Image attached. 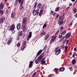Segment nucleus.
I'll list each match as a JSON object with an SVG mask.
<instances>
[{"label": "nucleus", "mask_w": 77, "mask_h": 77, "mask_svg": "<svg viewBox=\"0 0 77 77\" xmlns=\"http://www.w3.org/2000/svg\"><path fill=\"white\" fill-rule=\"evenodd\" d=\"M47 47V46L46 45L45 46V47L43 49V50L40 49L39 50V51L37 53L36 56L35 57V58H36L37 57V56H39L40 54H41V53L42 52V51H45V49H46V48Z\"/></svg>", "instance_id": "1"}, {"label": "nucleus", "mask_w": 77, "mask_h": 77, "mask_svg": "<svg viewBox=\"0 0 77 77\" xmlns=\"http://www.w3.org/2000/svg\"><path fill=\"white\" fill-rule=\"evenodd\" d=\"M43 56L42 55H40L39 57L37 58V60H35V63L38 64V63L42 59Z\"/></svg>", "instance_id": "2"}, {"label": "nucleus", "mask_w": 77, "mask_h": 77, "mask_svg": "<svg viewBox=\"0 0 77 77\" xmlns=\"http://www.w3.org/2000/svg\"><path fill=\"white\" fill-rule=\"evenodd\" d=\"M33 15L35 16V15H38V14H39V11L38 12V10L37 9V10H34L33 11Z\"/></svg>", "instance_id": "3"}, {"label": "nucleus", "mask_w": 77, "mask_h": 77, "mask_svg": "<svg viewBox=\"0 0 77 77\" xmlns=\"http://www.w3.org/2000/svg\"><path fill=\"white\" fill-rule=\"evenodd\" d=\"M5 20V17H2L0 18V24H2Z\"/></svg>", "instance_id": "4"}, {"label": "nucleus", "mask_w": 77, "mask_h": 77, "mask_svg": "<svg viewBox=\"0 0 77 77\" xmlns=\"http://www.w3.org/2000/svg\"><path fill=\"white\" fill-rule=\"evenodd\" d=\"M15 24H13L11 25L10 27V30L11 31H14L15 29Z\"/></svg>", "instance_id": "5"}, {"label": "nucleus", "mask_w": 77, "mask_h": 77, "mask_svg": "<svg viewBox=\"0 0 77 77\" xmlns=\"http://www.w3.org/2000/svg\"><path fill=\"white\" fill-rule=\"evenodd\" d=\"M21 29H23V32L26 31V24H24V25H23Z\"/></svg>", "instance_id": "6"}, {"label": "nucleus", "mask_w": 77, "mask_h": 77, "mask_svg": "<svg viewBox=\"0 0 77 77\" xmlns=\"http://www.w3.org/2000/svg\"><path fill=\"white\" fill-rule=\"evenodd\" d=\"M42 6V4L41 3H40L37 6V11H38H38H39V9H41V6Z\"/></svg>", "instance_id": "7"}, {"label": "nucleus", "mask_w": 77, "mask_h": 77, "mask_svg": "<svg viewBox=\"0 0 77 77\" xmlns=\"http://www.w3.org/2000/svg\"><path fill=\"white\" fill-rule=\"evenodd\" d=\"M71 32H68L67 34H66L65 35L66 39H67V38H68L70 36H71Z\"/></svg>", "instance_id": "8"}, {"label": "nucleus", "mask_w": 77, "mask_h": 77, "mask_svg": "<svg viewBox=\"0 0 77 77\" xmlns=\"http://www.w3.org/2000/svg\"><path fill=\"white\" fill-rule=\"evenodd\" d=\"M61 50L60 49H59L58 50L55 51V54L56 55H58L60 53V51Z\"/></svg>", "instance_id": "9"}, {"label": "nucleus", "mask_w": 77, "mask_h": 77, "mask_svg": "<svg viewBox=\"0 0 77 77\" xmlns=\"http://www.w3.org/2000/svg\"><path fill=\"white\" fill-rule=\"evenodd\" d=\"M24 1V0H16V2L18 3V2L19 3H21L20 6H22L23 5V2Z\"/></svg>", "instance_id": "10"}, {"label": "nucleus", "mask_w": 77, "mask_h": 77, "mask_svg": "<svg viewBox=\"0 0 77 77\" xmlns=\"http://www.w3.org/2000/svg\"><path fill=\"white\" fill-rule=\"evenodd\" d=\"M23 35V33H22V31H21L19 32V35H18L17 37H18V39H19L20 38V36H22Z\"/></svg>", "instance_id": "11"}, {"label": "nucleus", "mask_w": 77, "mask_h": 77, "mask_svg": "<svg viewBox=\"0 0 77 77\" xmlns=\"http://www.w3.org/2000/svg\"><path fill=\"white\" fill-rule=\"evenodd\" d=\"M33 61H30L29 63V68H32V66H33Z\"/></svg>", "instance_id": "12"}, {"label": "nucleus", "mask_w": 77, "mask_h": 77, "mask_svg": "<svg viewBox=\"0 0 77 77\" xmlns=\"http://www.w3.org/2000/svg\"><path fill=\"white\" fill-rule=\"evenodd\" d=\"M4 6H3V2H2L0 4V11L1 9H3Z\"/></svg>", "instance_id": "13"}, {"label": "nucleus", "mask_w": 77, "mask_h": 77, "mask_svg": "<svg viewBox=\"0 0 77 77\" xmlns=\"http://www.w3.org/2000/svg\"><path fill=\"white\" fill-rule=\"evenodd\" d=\"M21 26V24L19 23L17 25V30H19L20 29V26Z\"/></svg>", "instance_id": "14"}, {"label": "nucleus", "mask_w": 77, "mask_h": 77, "mask_svg": "<svg viewBox=\"0 0 77 77\" xmlns=\"http://www.w3.org/2000/svg\"><path fill=\"white\" fill-rule=\"evenodd\" d=\"M60 71L59 72L61 71L62 72L63 71L65 70V68L64 67H61L59 68Z\"/></svg>", "instance_id": "15"}, {"label": "nucleus", "mask_w": 77, "mask_h": 77, "mask_svg": "<svg viewBox=\"0 0 77 77\" xmlns=\"http://www.w3.org/2000/svg\"><path fill=\"white\" fill-rule=\"evenodd\" d=\"M26 18L24 17L23 19V24L24 25V24L26 23Z\"/></svg>", "instance_id": "16"}, {"label": "nucleus", "mask_w": 77, "mask_h": 77, "mask_svg": "<svg viewBox=\"0 0 77 77\" xmlns=\"http://www.w3.org/2000/svg\"><path fill=\"white\" fill-rule=\"evenodd\" d=\"M37 4H38V2H35V3L34 4V8H33V9H36V5H37Z\"/></svg>", "instance_id": "17"}, {"label": "nucleus", "mask_w": 77, "mask_h": 77, "mask_svg": "<svg viewBox=\"0 0 77 77\" xmlns=\"http://www.w3.org/2000/svg\"><path fill=\"white\" fill-rule=\"evenodd\" d=\"M72 64H73V65H74L75 63H76V60H75V59H73L72 60Z\"/></svg>", "instance_id": "18"}, {"label": "nucleus", "mask_w": 77, "mask_h": 77, "mask_svg": "<svg viewBox=\"0 0 77 77\" xmlns=\"http://www.w3.org/2000/svg\"><path fill=\"white\" fill-rule=\"evenodd\" d=\"M15 13L13 12L11 14V17L12 18H14V17H15Z\"/></svg>", "instance_id": "19"}, {"label": "nucleus", "mask_w": 77, "mask_h": 77, "mask_svg": "<svg viewBox=\"0 0 77 77\" xmlns=\"http://www.w3.org/2000/svg\"><path fill=\"white\" fill-rule=\"evenodd\" d=\"M45 35V32L44 31L43 32L40 34L41 36H44V35Z\"/></svg>", "instance_id": "20"}, {"label": "nucleus", "mask_w": 77, "mask_h": 77, "mask_svg": "<svg viewBox=\"0 0 77 77\" xmlns=\"http://www.w3.org/2000/svg\"><path fill=\"white\" fill-rule=\"evenodd\" d=\"M55 40H56L55 39H54V38H52L51 39V41H50L51 43H53V42H54V41H55Z\"/></svg>", "instance_id": "21"}, {"label": "nucleus", "mask_w": 77, "mask_h": 77, "mask_svg": "<svg viewBox=\"0 0 77 77\" xmlns=\"http://www.w3.org/2000/svg\"><path fill=\"white\" fill-rule=\"evenodd\" d=\"M59 69L57 68H55L54 69V71L55 72H57L59 71Z\"/></svg>", "instance_id": "22"}, {"label": "nucleus", "mask_w": 77, "mask_h": 77, "mask_svg": "<svg viewBox=\"0 0 77 77\" xmlns=\"http://www.w3.org/2000/svg\"><path fill=\"white\" fill-rule=\"evenodd\" d=\"M66 31H64L61 33V35H64L65 34H66Z\"/></svg>", "instance_id": "23"}, {"label": "nucleus", "mask_w": 77, "mask_h": 77, "mask_svg": "<svg viewBox=\"0 0 77 77\" xmlns=\"http://www.w3.org/2000/svg\"><path fill=\"white\" fill-rule=\"evenodd\" d=\"M45 62H46V61H45V60H42L41 61V63L42 65H44V64Z\"/></svg>", "instance_id": "24"}, {"label": "nucleus", "mask_w": 77, "mask_h": 77, "mask_svg": "<svg viewBox=\"0 0 77 77\" xmlns=\"http://www.w3.org/2000/svg\"><path fill=\"white\" fill-rule=\"evenodd\" d=\"M59 8H60L59 7H57L55 9V12H57V11L59 10Z\"/></svg>", "instance_id": "25"}, {"label": "nucleus", "mask_w": 77, "mask_h": 77, "mask_svg": "<svg viewBox=\"0 0 77 77\" xmlns=\"http://www.w3.org/2000/svg\"><path fill=\"white\" fill-rule=\"evenodd\" d=\"M32 32H30L29 35V38H30L32 37Z\"/></svg>", "instance_id": "26"}, {"label": "nucleus", "mask_w": 77, "mask_h": 77, "mask_svg": "<svg viewBox=\"0 0 77 77\" xmlns=\"http://www.w3.org/2000/svg\"><path fill=\"white\" fill-rule=\"evenodd\" d=\"M48 37H49V35H46V37H45V38H44L45 40H47V39L48 38Z\"/></svg>", "instance_id": "27"}, {"label": "nucleus", "mask_w": 77, "mask_h": 77, "mask_svg": "<svg viewBox=\"0 0 77 77\" xmlns=\"http://www.w3.org/2000/svg\"><path fill=\"white\" fill-rule=\"evenodd\" d=\"M73 11L74 12V14H75L76 12H77V9L76 8H74L73 9Z\"/></svg>", "instance_id": "28"}, {"label": "nucleus", "mask_w": 77, "mask_h": 77, "mask_svg": "<svg viewBox=\"0 0 77 77\" xmlns=\"http://www.w3.org/2000/svg\"><path fill=\"white\" fill-rule=\"evenodd\" d=\"M19 8L20 9V11H22V10L23 9V6H20V7Z\"/></svg>", "instance_id": "29"}, {"label": "nucleus", "mask_w": 77, "mask_h": 77, "mask_svg": "<svg viewBox=\"0 0 77 77\" xmlns=\"http://www.w3.org/2000/svg\"><path fill=\"white\" fill-rule=\"evenodd\" d=\"M47 26V24H44L43 26V29H44V28H45Z\"/></svg>", "instance_id": "30"}, {"label": "nucleus", "mask_w": 77, "mask_h": 77, "mask_svg": "<svg viewBox=\"0 0 77 77\" xmlns=\"http://www.w3.org/2000/svg\"><path fill=\"white\" fill-rule=\"evenodd\" d=\"M72 22H71L68 24L69 26H70L72 25Z\"/></svg>", "instance_id": "31"}, {"label": "nucleus", "mask_w": 77, "mask_h": 77, "mask_svg": "<svg viewBox=\"0 0 77 77\" xmlns=\"http://www.w3.org/2000/svg\"><path fill=\"white\" fill-rule=\"evenodd\" d=\"M26 45V41H24L23 43V47H25V46Z\"/></svg>", "instance_id": "32"}, {"label": "nucleus", "mask_w": 77, "mask_h": 77, "mask_svg": "<svg viewBox=\"0 0 77 77\" xmlns=\"http://www.w3.org/2000/svg\"><path fill=\"white\" fill-rule=\"evenodd\" d=\"M69 69L71 71H72V70H73V69L72 68V67H70L69 68Z\"/></svg>", "instance_id": "33"}, {"label": "nucleus", "mask_w": 77, "mask_h": 77, "mask_svg": "<svg viewBox=\"0 0 77 77\" xmlns=\"http://www.w3.org/2000/svg\"><path fill=\"white\" fill-rule=\"evenodd\" d=\"M53 76V74H51L49 75L48 76V77H52Z\"/></svg>", "instance_id": "34"}, {"label": "nucleus", "mask_w": 77, "mask_h": 77, "mask_svg": "<svg viewBox=\"0 0 77 77\" xmlns=\"http://www.w3.org/2000/svg\"><path fill=\"white\" fill-rule=\"evenodd\" d=\"M36 72H34L33 74L32 75V77H33L35 76V75H36Z\"/></svg>", "instance_id": "35"}, {"label": "nucleus", "mask_w": 77, "mask_h": 77, "mask_svg": "<svg viewBox=\"0 0 77 77\" xmlns=\"http://www.w3.org/2000/svg\"><path fill=\"white\" fill-rule=\"evenodd\" d=\"M26 48V46H23V48H21V50L22 51H23V50H24V49Z\"/></svg>", "instance_id": "36"}, {"label": "nucleus", "mask_w": 77, "mask_h": 77, "mask_svg": "<svg viewBox=\"0 0 77 77\" xmlns=\"http://www.w3.org/2000/svg\"><path fill=\"white\" fill-rule=\"evenodd\" d=\"M12 39H13V37H11L10 38V43L12 41Z\"/></svg>", "instance_id": "37"}, {"label": "nucleus", "mask_w": 77, "mask_h": 77, "mask_svg": "<svg viewBox=\"0 0 77 77\" xmlns=\"http://www.w3.org/2000/svg\"><path fill=\"white\" fill-rule=\"evenodd\" d=\"M52 38H54V39L56 40V38H57V36L55 35L54 37H52Z\"/></svg>", "instance_id": "38"}, {"label": "nucleus", "mask_w": 77, "mask_h": 77, "mask_svg": "<svg viewBox=\"0 0 77 77\" xmlns=\"http://www.w3.org/2000/svg\"><path fill=\"white\" fill-rule=\"evenodd\" d=\"M0 14H3V11L1 10L0 11Z\"/></svg>", "instance_id": "39"}, {"label": "nucleus", "mask_w": 77, "mask_h": 77, "mask_svg": "<svg viewBox=\"0 0 77 77\" xmlns=\"http://www.w3.org/2000/svg\"><path fill=\"white\" fill-rule=\"evenodd\" d=\"M20 43H18L17 45V47H20Z\"/></svg>", "instance_id": "40"}, {"label": "nucleus", "mask_w": 77, "mask_h": 77, "mask_svg": "<svg viewBox=\"0 0 77 77\" xmlns=\"http://www.w3.org/2000/svg\"><path fill=\"white\" fill-rule=\"evenodd\" d=\"M66 41H67V40H66V39L63 41V44H65V43H66Z\"/></svg>", "instance_id": "41"}, {"label": "nucleus", "mask_w": 77, "mask_h": 77, "mask_svg": "<svg viewBox=\"0 0 77 77\" xmlns=\"http://www.w3.org/2000/svg\"><path fill=\"white\" fill-rule=\"evenodd\" d=\"M7 44L8 45H9V44H10V39L8 40V41L7 42Z\"/></svg>", "instance_id": "42"}, {"label": "nucleus", "mask_w": 77, "mask_h": 77, "mask_svg": "<svg viewBox=\"0 0 77 77\" xmlns=\"http://www.w3.org/2000/svg\"><path fill=\"white\" fill-rule=\"evenodd\" d=\"M59 29H58L56 33V34H55V35H58V33H59Z\"/></svg>", "instance_id": "43"}, {"label": "nucleus", "mask_w": 77, "mask_h": 77, "mask_svg": "<svg viewBox=\"0 0 77 77\" xmlns=\"http://www.w3.org/2000/svg\"><path fill=\"white\" fill-rule=\"evenodd\" d=\"M63 28H64V27H63V26H62V27L60 28V31H62V30H63Z\"/></svg>", "instance_id": "44"}, {"label": "nucleus", "mask_w": 77, "mask_h": 77, "mask_svg": "<svg viewBox=\"0 0 77 77\" xmlns=\"http://www.w3.org/2000/svg\"><path fill=\"white\" fill-rule=\"evenodd\" d=\"M62 37V35H60L59 36V38H60V39Z\"/></svg>", "instance_id": "45"}, {"label": "nucleus", "mask_w": 77, "mask_h": 77, "mask_svg": "<svg viewBox=\"0 0 77 77\" xmlns=\"http://www.w3.org/2000/svg\"><path fill=\"white\" fill-rule=\"evenodd\" d=\"M61 49H63V48H65V46L63 45L61 46Z\"/></svg>", "instance_id": "46"}, {"label": "nucleus", "mask_w": 77, "mask_h": 77, "mask_svg": "<svg viewBox=\"0 0 77 77\" xmlns=\"http://www.w3.org/2000/svg\"><path fill=\"white\" fill-rule=\"evenodd\" d=\"M44 11V9L40 11V12L42 13V14L43 13V11Z\"/></svg>", "instance_id": "47"}, {"label": "nucleus", "mask_w": 77, "mask_h": 77, "mask_svg": "<svg viewBox=\"0 0 77 77\" xmlns=\"http://www.w3.org/2000/svg\"><path fill=\"white\" fill-rule=\"evenodd\" d=\"M42 13L39 12V16H41L42 15Z\"/></svg>", "instance_id": "48"}, {"label": "nucleus", "mask_w": 77, "mask_h": 77, "mask_svg": "<svg viewBox=\"0 0 77 77\" xmlns=\"http://www.w3.org/2000/svg\"><path fill=\"white\" fill-rule=\"evenodd\" d=\"M63 21H61V22H60V24H59V25H62V24H63Z\"/></svg>", "instance_id": "49"}, {"label": "nucleus", "mask_w": 77, "mask_h": 77, "mask_svg": "<svg viewBox=\"0 0 77 77\" xmlns=\"http://www.w3.org/2000/svg\"><path fill=\"white\" fill-rule=\"evenodd\" d=\"M75 69H77V66L75 65Z\"/></svg>", "instance_id": "50"}, {"label": "nucleus", "mask_w": 77, "mask_h": 77, "mask_svg": "<svg viewBox=\"0 0 77 77\" xmlns=\"http://www.w3.org/2000/svg\"><path fill=\"white\" fill-rule=\"evenodd\" d=\"M56 13H54L53 14V16H55V15H56Z\"/></svg>", "instance_id": "51"}, {"label": "nucleus", "mask_w": 77, "mask_h": 77, "mask_svg": "<svg viewBox=\"0 0 77 77\" xmlns=\"http://www.w3.org/2000/svg\"><path fill=\"white\" fill-rule=\"evenodd\" d=\"M59 14H57L56 16V18H57L59 17Z\"/></svg>", "instance_id": "52"}, {"label": "nucleus", "mask_w": 77, "mask_h": 77, "mask_svg": "<svg viewBox=\"0 0 77 77\" xmlns=\"http://www.w3.org/2000/svg\"><path fill=\"white\" fill-rule=\"evenodd\" d=\"M74 17H76V18H77V13H76L75 15H74Z\"/></svg>", "instance_id": "53"}, {"label": "nucleus", "mask_w": 77, "mask_h": 77, "mask_svg": "<svg viewBox=\"0 0 77 77\" xmlns=\"http://www.w3.org/2000/svg\"><path fill=\"white\" fill-rule=\"evenodd\" d=\"M15 30H14L13 31H12V34H14V33H15Z\"/></svg>", "instance_id": "54"}, {"label": "nucleus", "mask_w": 77, "mask_h": 77, "mask_svg": "<svg viewBox=\"0 0 77 77\" xmlns=\"http://www.w3.org/2000/svg\"><path fill=\"white\" fill-rule=\"evenodd\" d=\"M65 36L64 37H63L61 38L63 40L64 39H65Z\"/></svg>", "instance_id": "55"}, {"label": "nucleus", "mask_w": 77, "mask_h": 77, "mask_svg": "<svg viewBox=\"0 0 77 77\" xmlns=\"http://www.w3.org/2000/svg\"><path fill=\"white\" fill-rule=\"evenodd\" d=\"M9 28H10V26H8V30H10V29H9Z\"/></svg>", "instance_id": "56"}, {"label": "nucleus", "mask_w": 77, "mask_h": 77, "mask_svg": "<svg viewBox=\"0 0 77 77\" xmlns=\"http://www.w3.org/2000/svg\"><path fill=\"white\" fill-rule=\"evenodd\" d=\"M69 54L70 56H71L72 55V53H71V52H69Z\"/></svg>", "instance_id": "57"}, {"label": "nucleus", "mask_w": 77, "mask_h": 77, "mask_svg": "<svg viewBox=\"0 0 77 77\" xmlns=\"http://www.w3.org/2000/svg\"><path fill=\"white\" fill-rule=\"evenodd\" d=\"M70 8V7H68L66 8V9H67V10H68V9H69Z\"/></svg>", "instance_id": "58"}, {"label": "nucleus", "mask_w": 77, "mask_h": 77, "mask_svg": "<svg viewBox=\"0 0 77 77\" xmlns=\"http://www.w3.org/2000/svg\"><path fill=\"white\" fill-rule=\"evenodd\" d=\"M60 22H61V20H59L58 21V24H59V23H60Z\"/></svg>", "instance_id": "59"}, {"label": "nucleus", "mask_w": 77, "mask_h": 77, "mask_svg": "<svg viewBox=\"0 0 77 77\" xmlns=\"http://www.w3.org/2000/svg\"><path fill=\"white\" fill-rule=\"evenodd\" d=\"M74 51H76V50H77V49L75 48H74Z\"/></svg>", "instance_id": "60"}, {"label": "nucleus", "mask_w": 77, "mask_h": 77, "mask_svg": "<svg viewBox=\"0 0 77 77\" xmlns=\"http://www.w3.org/2000/svg\"><path fill=\"white\" fill-rule=\"evenodd\" d=\"M63 40L62 38H61L60 39V42H62L63 41Z\"/></svg>", "instance_id": "61"}, {"label": "nucleus", "mask_w": 77, "mask_h": 77, "mask_svg": "<svg viewBox=\"0 0 77 77\" xmlns=\"http://www.w3.org/2000/svg\"><path fill=\"white\" fill-rule=\"evenodd\" d=\"M60 20L61 21H63V17H62L61 19Z\"/></svg>", "instance_id": "62"}, {"label": "nucleus", "mask_w": 77, "mask_h": 77, "mask_svg": "<svg viewBox=\"0 0 77 77\" xmlns=\"http://www.w3.org/2000/svg\"><path fill=\"white\" fill-rule=\"evenodd\" d=\"M29 39H30V38H29V37H28L27 38V41H29Z\"/></svg>", "instance_id": "63"}, {"label": "nucleus", "mask_w": 77, "mask_h": 77, "mask_svg": "<svg viewBox=\"0 0 77 77\" xmlns=\"http://www.w3.org/2000/svg\"><path fill=\"white\" fill-rule=\"evenodd\" d=\"M65 49H67L68 48V46H66L65 47Z\"/></svg>", "instance_id": "64"}]
</instances>
